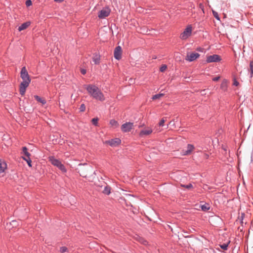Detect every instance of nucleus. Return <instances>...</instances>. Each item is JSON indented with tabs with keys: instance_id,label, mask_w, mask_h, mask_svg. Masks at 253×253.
Returning <instances> with one entry per match:
<instances>
[{
	"instance_id": "1",
	"label": "nucleus",
	"mask_w": 253,
	"mask_h": 253,
	"mask_svg": "<svg viewBox=\"0 0 253 253\" xmlns=\"http://www.w3.org/2000/svg\"><path fill=\"white\" fill-rule=\"evenodd\" d=\"M21 78L23 80L20 85V93L23 95L26 91V88L29 86L31 79L25 67H23L21 71Z\"/></svg>"
},
{
	"instance_id": "2",
	"label": "nucleus",
	"mask_w": 253,
	"mask_h": 253,
	"mask_svg": "<svg viewBox=\"0 0 253 253\" xmlns=\"http://www.w3.org/2000/svg\"><path fill=\"white\" fill-rule=\"evenodd\" d=\"M85 88L87 90L89 95L95 99L100 101L105 100L104 95L98 87L93 84H88L85 86Z\"/></svg>"
},
{
	"instance_id": "3",
	"label": "nucleus",
	"mask_w": 253,
	"mask_h": 253,
	"mask_svg": "<svg viewBox=\"0 0 253 253\" xmlns=\"http://www.w3.org/2000/svg\"><path fill=\"white\" fill-rule=\"evenodd\" d=\"M192 28L191 25H189L187 27V28L184 30V31L182 33L180 36V38L182 40H186L188 38H189L192 33Z\"/></svg>"
},
{
	"instance_id": "4",
	"label": "nucleus",
	"mask_w": 253,
	"mask_h": 253,
	"mask_svg": "<svg viewBox=\"0 0 253 253\" xmlns=\"http://www.w3.org/2000/svg\"><path fill=\"white\" fill-rule=\"evenodd\" d=\"M200 54L196 52H188L185 58V60L189 62H192L198 58Z\"/></svg>"
},
{
	"instance_id": "5",
	"label": "nucleus",
	"mask_w": 253,
	"mask_h": 253,
	"mask_svg": "<svg viewBox=\"0 0 253 253\" xmlns=\"http://www.w3.org/2000/svg\"><path fill=\"white\" fill-rule=\"evenodd\" d=\"M110 13V9L108 7L103 8L98 13V17L101 19L107 17Z\"/></svg>"
},
{
	"instance_id": "6",
	"label": "nucleus",
	"mask_w": 253,
	"mask_h": 253,
	"mask_svg": "<svg viewBox=\"0 0 253 253\" xmlns=\"http://www.w3.org/2000/svg\"><path fill=\"white\" fill-rule=\"evenodd\" d=\"M133 126V124L132 123L127 122L121 126V130L125 132H128L130 131Z\"/></svg>"
},
{
	"instance_id": "7",
	"label": "nucleus",
	"mask_w": 253,
	"mask_h": 253,
	"mask_svg": "<svg viewBox=\"0 0 253 253\" xmlns=\"http://www.w3.org/2000/svg\"><path fill=\"white\" fill-rule=\"evenodd\" d=\"M153 130L151 128L149 127H145L143 129L141 130L139 133L140 137H143L147 135H149L152 133Z\"/></svg>"
},
{
	"instance_id": "8",
	"label": "nucleus",
	"mask_w": 253,
	"mask_h": 253,
	"mask_svg": "<svg viewBox=\"0 0 253 253\" xmlns=\"http://www.w3.org/2000/svg\"><path fill=\"white\" fill-rule=\"evenodd\" d=\"M220 60V57L216 54L209 56L207 58V62L208 63L218 62Z\"/></svg>"
},
{
	"instance_id": "9",
	"label": "nucleus",
	"mask_w": 253,
	"mask_h": 253,
	"mask_svg": "<svg viewBox=\"0 0 253 253\" xmlns=\"http://www.w3.org/2000/svg\"><path fill=\"white\" fill-rule=\"evenodd\" d=\"M122 50L120 46H117L114 50V57L117 59L120 60L122 57Z\"/></svg>"
},
{
	"instance_id": "10",
	"label": "nucleus",
	"mask_w": 253,
	"mask_h": 253,
	"mask_svg": "<svg viewBox=\"0 0 253 253\" xmlns=\"http://www.w3.org/2000/svg\"><path fill=\"white\" fill-rule=\"evenodd\" d=\"M194 149V146L192 144H188L186 151H183V155H189L191 154Z\"/></svg>"
},
{
	"instance_id": "11",
	"label": "nucleus",
	"mask_w": 253,
	"mask_h": 253,
	"mask_svg": "<svg viewBox=\"0 0 253 253\" xmlns=\"http://www.w3.org/2000/svg\"><path fill=\"white\" fill-rule=\"evenodd\" d=\"M6 168V163L3 160L0 159V173L3 172Z\"/></svg>"
},
{
	"instance_id": "12",
	"label": "nucleus",
	"mask_w": 253,
	"mask_h": 253,
	"mask_svg": "<svg viewBox=\"0 0 253 253\" xmlns=\"http://www.w3.org/2000/svg\"><path fill=\"white\" fill-rule=\"evenodd\" d=\"M108 143L111 146H115L118 145L121 143V140L119 138H115L108 141Z\"/></svg>"
},
{
	"instance_id": "13",
	"label": "nucleus",
	"mask_w": 253,
	"mask_h": 253,
	"mask_svg": "<svg viewBox=\"0 0 253 253\" xmlns=\"http://www.w3.org/2000/svg\"><path fill=\"white\" fill-rule=\"evenodd\" d=\"M49 161L51 163L55 166L57 167H59V165H61V163L57 159H55L53 157L49 158Z\"/></svg>"
},
{
	"instance_id": "14",
	"label": "nucleus",
	"mask_w": 253,
	"mask_h": 253,
	"mask_svg": "<svg viewBox=\"0 0 253 253\" xmlns=\"http://www.w3.org/2000/svg\"><path fill=\"white\" fill-rule=\"evenodd\" d=\"M30 22H26L25 23H23L18 28L19 31H21L27 29L30 25Z\"/></svg>"
},
{
	"instance_id": "15",
	"label": "nucleus",
	"mask_w": 253,
	"mask_h": 253,
	"mask_svg": "<svg viewBox=\"0 0 253 253\" xmlns=\"http://www.w3.org/2000/svg\"><path fill=\"white\" fill-rule=\"evenodd\" d=\"M228 82L226 80H224L221 84L220 88L224 91H226L227 88Z\"/></svg>"
},
{
	"instance_id": "16",
	"label": "nucleus",
	"mask_w": 253,
	"mask_h": 253,
	"mask_svg": "<svg viewBox=\"0 0 253 253\" xmlns=\"http://www.w3.org/2000/svg\"><path fill=\"white\" fill-rule=\"evenodd\" d=\"M111 126L114 128H116L119 126L118 123L115 120H111L110 121Z\"/></svg>"
},
{
	"instance_id": "17",
	"label": "nucleus",
	"mask_w": 253,
	"mask_h": 253,
	"mask_svg": "<svg viewBox=\"0 0 253 253\" xmlns=\"http://www.w3.org/2000/svg\"><path fill=\"white\" fill-rule=\"evenodd\" d=\"M100 59V58L99 55H98L97 54L94 55L93 58V61L95 64H97L99 63Z\"/></svg>"
},
{
	"instance_id": "18",
	"label": "nucleus",
	"mask_w": 253,
	"mask_h": 253,
	"mask_svg": "<svg viewBox=\"0 0 253 253\" xmlns=\"http://www.w3.org/2000/svg\"><path fill=\"white\" fill-rule=\"evenodd\" d=\"M111 191V188L108 186H105L103 190L102 191V192L104 194L109 195Z\"/></svg>"
},
{
	"instance_id": "19",
	"label": "nucleus",
	"mask_w": 253,
	"mask_h": 253,
	"mask_svg": "<svg viewBox=\"0 0 253 253\" xmlns=\"http://www.w3.org/2000/svg\"><path fill=\"white\" fill-rule=\"evenodd\" d=\"M164 96V93H159V94H155V95H153L152 99L153 100L159 99Z\"/></svg>"
},
{
	"instance_id": "20",
	"label": "nucleus",
	"mask_w": 253,
	"mask_h": 253,
	"mask_svg": "<svg viewBox=\"0 0 253 253\" xmlns=\"http://www.w3.org/2000/svg\"><path fill=\"white\" fill-rule=\"evenodd\" d=\"M22 158L25 161H26V162L27 163L28 166L30 167H32V161L31 160V159L30 158V157H22Z\"/></svg>"
},
{
	"instance_id": "21",
	"label": "nucleus",
	"mask_w": 253,
	"mask_h": 253,
	"mask_svg": "<svg viewBox=\"0 0 253 253\" xmlns=\"http://www.w3.org/2000/svg\"><path fill=\"white\" fill-rule=\"evenodd\" d=\"M35 99L39 102L42 103V104H44L46 103V101L45 100L42 99L40 97L37 95L35 96Z\"/></svg>"
},
{
	"instance_id": "22",
	"label": "nucleus",
	"mask_w": 253,
	"mask_h": 253,
	"mask_svg": "<svg viewBox=\"0 0 253 253\" xmlns=\"http://www.w3.org/2000/svg\"><path fill=\"white\" fill-rule=\"evenodd\" d=\"M22 151L23 154L26 156V157H30L31 154L28 152V149L27 147H23L22 148Z\"/></svg>"
},
{
	"instance_id": "23",
	"label": "nucleus",
	"mask_w": 253,
	"mask_h": 253,
	"mask_svg": "<svg viewBox=\"0 0 253 253\" xmlns=\"http://www.w3.org/2000/svg\"><path fill=\"white\" fill-rule=\"evenodd\" d=\"M249 71L251 74V77H252L253 76V61L250 62Z\"/></svg>"
},
{
	"instance_id": "24",
	"label": "nucleus",
	"mask_w": 253,
	"mask_h": 253,
	"mask_svg": "<svg viewBox=\"0 0 253 253\" xmlns=\"http://www.w3.org/2000/svg\"><path fill=\"white\" fill-rule=\"evenodd\" d=\"M201 208L203 211H207L210 209V207L208 204H204L201 206Z\"/></svg>"
},
{
	"instance_id": "25",
	"label": "nucleus",
	"mask_w": 253,
	"mask_h": 253,
	"mask_svg": "<svg viewBox=\"0 0 253 253\" xmlns=\"http://www.w3.org/2000/svg\"><path fill=\"white\" fill-rule=\"evenodd\" d=\"M58 168L64 172H65L66 171V169H65L64 166L62 164H61V165H59V167Z\"/></svg>"
},
{
	"instance_id": "26",
	"label": "nucleus",
	"mask_w": 253,
	"mask_h": 253,
	"mask_svg": "<svg viewBox=\"0 0 253 253\" xmlns=\"http://www.w3.org/2000/svg\"><path fill=\"white\" fill-rule=\"evenodd\" d=\"M68 248L66 247H62L60 249V252L61 253H64L65 252H68Z\"/></svg>"
},
{
	"instance_id": "27",
	"label": "nucleus",
	"mask_w": 253,
	"mask_h": 253,
	"mask_svg": "<svg viewBox=\"0 0 253 253\" xmlns=\"http://www.w3.org/2000/svg\"><path fill=\"white\" fill-rule=\"evenodd\" d=\"M166 122V120L163 118L162 119L159 123V126H164V124Z\"/></svg>"
},
{
	"instance_id": "28",
	"label": "nucleus",
	"mask_w": 253,
	"mask_h": 253,
	"mask_svg": "<svg viewBox=\"0 0 253 253\" xmlns=\"http://www.w3.org/2000/svg\"><path fill=\"white\" fill-rule=\"evenodd\" d=\"M212 13H213V16H214V17H215L216 19H217V20H219L220 18H219V16H218V14L217 12H215V11H212Z\"/></svg>"
},
{
	"instance_id": "29",
	"label": "nucleus",
	"mask_w": 253,
	"mask_h": 253,
	"mask_svg": "<svg viewBox=\"0 0 253 253\" xmlns=\"http://www.w3.org/2000/svg\"><path fill=\"white\" fill-rule=\"evenodd\" d=\"M98 118H93L92 119L91 121L93 125L97 126V123H98Z\"/></svg>"
},
{
	"instance_id": "30",
	"label": "nucleus",
	"mask_w": 253,
	"mask_h": 253,
	"mask_svg": "<svg viewBox=\"0 0 253 253\" xmlns=\"http://www.w3.org/2000/svg\"><path fill=\"white\" fill-rule=\"evenodd\" d=\"M220 247L223 250H226L227 249L228 244H223L220 245Z\"/></svg>"
},
{
	"instance_id": "31",
	"label": "nucleus",
	"mask_w": 253,
	"mask_h": 253,
	"mask_svg": "<svg viewBox=\"0 0 253 253\" xmlns=\"http://www.w3.org/2000/svg\"><path fill=\"white\" fill-rule=\"evenodd\" d=\"M167 67L166 65H163L161 66L160 70L161 72H163L165 71H166V70L167 69Z\"/></svg>"
},
{
	"instance_id": "32",
	"label": "nucleus",
	"mask_w": 253,
	"mask_h": 253,
	"mask_svg": "<svg viewBox=\"0 0 253 253\" xmlns=\"http://www.w3.org/2000/svg\"><path fill=\"white\" fill-rule=\"evenodd\" d=\"M80 109L81 112L84 111L85 110V106L84 104H82L80 106Z\"/></svg>"
},
{
	"instance_id": "33",
	"label": "nucleus",
	"mask_w": 253,
	"mask_h": 253,
	"mask_svg": "<svg viewBox=\"0 0 253 253\" xmlns=\"http://www.w3.org/2000/svg\"><path fill=\"white\" fill-rule=\"evenodd\" d=\"M181 186L182 187H185L187 189H190L191 188H192L193 187L192 185L191 184H189L188 185H181Z\"/></svg>"
},
{
	"instance_id": "34",
	"label": "nucleus",
	"mask_w": 253,
	"mask_h": 253,
	"mask_svg": "<svg viewBox=\"0 0 253 253\" xmlns=\"http://www.w3.org/2000/svg\"><path fill=\"white\" fill-rule=\"evenodd\" d=\"M139 242L144 245H146V244L147 243L146 240H145L144 239L141 238H139Z\"/></svg>"
},
{
	"instance_id": "35",
	"label": "nucleus",
	"mask_w": 253,
	"mask_h": 253,
	"mask_svg": "<svg viewBox=\"0 0 253 253\" xmlns=\"http://www.w3.org/2000/svg\"><path fill=\"white\" fill-rule=\"evenodd\" d=\"M26 4L27 6H29L32 5V1L30 0H28L26 2Z\"/></svg>"
},
{
	"instance_id": "36",
	"label": "nucleus",
	"mask_w": 253,
	"mask_h": 253,
	"mask_svg": "<svg viewBox=\"0 0 253 253\" xmlns=\"http://www.w3.org/2000/svg\"><path fill=\"white\" fill-rule=\"evenodd\" d=\"M219 79H220V77H219V76H218V77H215V78H213V79H212V80H213V81H215H215H218Z\"/></svg>"
},
{
	"instance_id": "37",
	"label": "nucleus",
	"mask_w": 253,
	"mask_h": 253,
	"mask_svg": "<svg viewBox=\"0 0 253 253\" xmlns=\"http://www.w3.org/2000/svg\"><path fill=\"white\" fill-rule=\"evenodd\" d=\"M161 126H159L157 127H156V131H158V132H160L161 131H162V129H161L160 128Z\"/></svg>"
},
{
	"instance_id": "38",
	"label": "nucleus",
	"mask_w": 253,
	"mask_h": 253,
	"mask_svg": "<svg viewBox=\"0 0 253 253\" xmlns=\"http://www.w3.org/2000/svg\"><path fill=\"white\" fill-rule=\"evenodd\" d=\"M233 84L234 85L237 86L239 84V83L236 80H235L234 81Z\"/></svg>"
},
{
	"instance_id": "39",
	"label": "nucleus",
	"mask_w": 253,
	"mask_h": 253,
	"mask_svg": "<svg viewBox=\"0 0 253 253\" xmlns=\"http://www.w3.org/2000/svg\"><path fill=\"white\" fill-rule=\"evenodd\" d=\"M81 73L83 74H85L86 73V71L84 69H82L81 70Z\"/></svg>"
},
{
	"instance_id": "40",
	"label": "nucleus",
	"mask_w": 253,
	"mask_h": 253,
	"mask_svg": "<svg viewBox=\"0 0 253 253\" xmlns=\"http://www.w3.org/2000/svg\"><path fill=\"white\" fill-rule=\"evenodd\" d=\"M201 93L202 94L204 95V94H206V93H205V90H203L201 91Z\"/></svg>"
},
{
	"instance_id": "41",
	"label": "nucleus",
	"mask_w": 253,
	"mask_h": 253,
	"mask_svg": "<svg viewBox=\"0 0 253 253\" xmlns=\"http://www.w3.org/2000/svg\"><path fill=\"white\" fill-rule=\"evenodd\" d=\"M169 125L173 126V125H174V123H173V121H170V122L169 123Z\"/></svg>"
},
{
	"instance_id": "42",
	"label": "nucleus",
	"mask_w": 253,
	"mask_h": 253,
	"mask_svg": "<svg viewBox=\"0 0 253 253\" xmlns=\"http://www.w3.org/2000/svg\"><path fill=\"white\" fill-rule=\"evenodd\" d=\"M54 0L56 2H62L63 1V0Z\"/></svg>"
},
{
	"instance_id": "43",
	"label": "nucleus",
	"mask_w": 253,
	"mask_h": 253,
	"mask_svg": "<svg viewBox=\"0 0 253 253\" xmlns=\"http://www.w3.org/2000/svg\"><path fill=\"white\" fill-rule=\"evenodd\" d=\"M222 149H223V150H224V151H226V150H226V148L225 147H222Z\"/></svg>"
}]
</instances>
